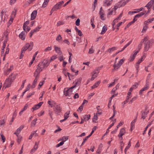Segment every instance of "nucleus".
Returning a JSON list of instances; mask_svg holds the SVG:
<instances>
[{
	"mask_svg": "<svg viewBox=\"0 0 154 154\" xmlns=\"http://www.w3.org/2000/svg\"><path fill=\"white\" fill-rule=\"evenodd\" d=\"M33 42H31L29 43H26L24 46L22 48L21 50L25 53V51L27 49L30 51L33 48Z\"/></svg>",
	"mask_w": 154,
	"mask_h": 154,
	"instance_id": "f257e3e1",
	"label": "nucleus"
},
{
	"mask_svg": "<svg viewBox=\"0 0 154 154\" xmlns=\"http://www.w3.org/2000/svg\"><path fill=\"white\" fill-rule=\"evenodd\" d=\"M33 42H31L29 43H26L24 46L22 48L21 50L25 53V51L27 49L30 51L33 48Z\"/></svg>",
	"mask_w": 154,
	"mask_h": 154,
	"instance_id": "f03ea898",
	"label": "nucleus"
},
{
	"mask_svg": "<svg viewBox=\"0 0 154 154\" xmlns=\"http://www.w3.org/2000/svg\"><path fill=\"white\" fill-rule=\"evenodd\" d=\"M33 42H31L29 43H26L24 46L22 48L21 50L25 53V51L27 49L30 51L33 48Z\"/></svg>",
	"mask_w": 154,
	"mask_h": 154,
	"instance_id": "7ed1b4c3",
	"label": "nucleus"
},
{
	"mask_svg": "<svg viewBox=\"0 0 154 154\" xmlns=\"http://www.w3.org/2000/svg\"><path fill=\"white\" fill-rule=\"evenodd\" d=\"M15 79V77H11L9 76L8 78L5 81V82L4 84L5 88L10 87L11 85V82H12Z\"/></svg>",
	"mask_w": 154,
	"mask_h": 154,
	"instance_id": "20e7f679",
	"label": "nucleus"
},
{
	"mask_svg": "<svg viewBox=\"0 0 154 154\" xmlns=\"http://www.w3.org/2000/svg\"><path fill=\"white\" fill-rule=\"evenodd\" d=\"M54 111L55 112V113L57 115H60V113L62 111V108L60 106V105H57L54 106Z\"/></svg>",
	"mask_w": 154,
	"mask_h": 154,
	"instance_id": "39448f33",
	"label": "nucleus"
},
{
	"mask_svg": "<svg viewBox=\"0 0 154 154\" xmlns=\"http://www.w3.org/2000/svg\"><path fill=\"white\" fill-rule=\"evenodd\" d=\"M153 40L152 39L148 41V42H145V43H144V50L145 51H146L148 50L150 47V43L152 42L153 43Z\"/></svg>",
	"mask_w": 154,
	"mask_h": 154,
	"instance_id": "423d86ee",
	"label": "nucleus"
},
{
	"mask_svg": "<svg viewBox=\"0 0 154 154\" xmlns=\"http://www.w3.org/2000/svg\"><path fill=\"white\" fill-rule=\"evenodd\" d=\"M149 88V82L147 80H146L145 86L140 90L139 93V94L140 95H142L143 92L144 91L147 90Z\"/></svg>",
	"mask_w": 154,
	"mask_h": 154,
	"instance_id": "0eeeda50",
	"label": "nucleus"
},
{
	"mask_svg": "<svg viewBox=\"0 0 154 154\" xmlns=\"http://www.w3.org/2000/svg\"><path fill=\"white\" fill-rule=\"evenodd\" d=\"M64 2L63 1L59 2H58L55 5L53 9H55L57 10V9H59L61 8V6L64 3Z\"/></svg>",
	"mask_w": 154,
	"mask_h": 154,
	"instance_id": "6e6552de",
	"label": "nucleus"
},
{
	"mask_svg": "<svg viewBox=\"0 0 154 154\" xmlns=\"http://www.w3.org/2000/svg\"><path fill=\"white\" fill-rule=\"evenodd\" d=\"M24 125H22L18 128L16 131V132L14 133V134H16L17 136V137H19V134L20 133L21 130L24 128Z\"/></svg>",
	"mask_w": 154,
	"mask_h": 154,
	"instance_id": "1a4fd4ad",
	"label": "nucleus"
},
{
	"mask_svg": "<svg viewBox=\"0 0 154 154\" xmlns=\"http://www.w3.org/2000/svg\"><path fill=\"white\" fill-rule=\"evenodd\" d=\"M154 5V0H151L145 6L148 9H150L152 5Z\"/></svg>",
	"mask_w": 154,
	"mask_h": 154,
	"instance_id": "9d476101",
	"label": "nucleus"
},
{
	"mask_svg": "<svg viewBox=\"0 0 154 154\" xmlns=\"http://www.w3.org/2000/svg\"><path fill=\"white\" fill-rule=\"evenodd\" d=\"M126 131L125 129L122 128L120 130L119 134L118 135V137L119 138L121 137V139H122L123 138L122 137V136L125 133Z\"/></svg>",
	"mask_w": 154,
	"mask_h": 154,
	"instance_id": "9b49d317",
	"label": "nucleus"
},
{
	"mask_svg": "<svg viewBox=\"0 0 154 154\" xmlns=\"http://www.w3.org/2000/svg\"><path fill=\"white\" fill-rule=\"evenodd\" d=\"M41 71H42L41 70V69H40L39 68H37V69H36L34 73V76L35 77L38 78L39 76V74Z\"/></svg>",
	"mask_w": 154,
	"mask_h": 154,
	"instance_id": "f8f14e48",
	"label": "nucleus"
},
{
	"mask_svg": "<svg viewBox=\"0 0 154 154\" xmlns=\"http://www.w3.org/2000/svg\"><path fill=\"white\" fill-rule=\"evenodd\" d=\"M37 10L34 11L31 14V20H33L35 19L37 14Z\"/></svg>",
	"mask_w": 154,
	"mask_h": 154,
	"instance_id": "ddd939ff",
	"label": "nucleus"
},
{
	"mask_svg": "<svg viewBox=\"0 0 154 154\" xmlns=\"http://www.w3.org/2000/svg\"><path fill=\"white\" fill-rule=\"evenodd\" d=\"M46 67L43 64L42 62L39 63L38 65L37 66V68H39L41 69V71H42L43 69Z\"/></svg>",
	"mask_w": 154,
	"mask_h": 154,
	"instance_id": "4468645a",
	"label": "nucleus"
},
{
	"mask_svg": "<svg viewBox=\"0 0 154 154\" xmlns=\"http://www.w3.org/2000/svg\"><path fill=\"white\" fill-rule=\"evenodd\" d=\"M54 50L56 52L60 55L62 54V53L60 50V48L54 45Z\"/></svg>",
	"mask_w": 154,
	"mask_h": 154,
	"instance_id": "2eb2a0df",
	"label": "nucleus"
},
{
	"mask_svg": "<svg viewBox=\"0 0 154 154\" xmlns=\"http://www.w3.org/2000/svg\"><path fill=\"white\" fill-rule=\"evenodd\" d=\"M82 79L81 78L76 79L75 81V85L76 86H79L81 83Z\"/></svg>",
	"mask_w": 154,
	"mask_h": 154,
	"instance_id": "dca6fc26",
	"label": "nucleus"
},
{
	"mask_svg": "<svg viewBox=\"0 0 154 154\" xmlns=\"http://www.w3.org/2000/svg\"><path fill=\"white\" fill-rule=\"evenodd\" d=\"M25 32L23 31L19 34V37L22 40H24L25 39Z\"/></svg>",
	"mask_w": 154,
	"mask_h": 154,
	"instance_id": "f3484780",
	"label": "nucleus"
},
{
	"mask_svg": "<svg viewBox=\"0 0 154 154\" xmlns=\"http://www.w3.org/2000/svg\"><path fill=\"white\" fill-rule=\"evenodd\" d=\"M69 88H65L64 89V94L66 96H70V95L69 94Z\"/></svg>",
	"mask_w": 154,
	"mask_h": 154,
	"instance_id": "a211bd4d",
	"label": "nucleus"
},
{
	"mask_svg": "<svg viewBox=\"0 0 154 154\" xmlns=\"http://www.w3.org/2000/svg\"><path fill=\"white\" fill-rule=\"evenodd\" d=\"M13 69V66H11L10 68L7 69L6 71L5 72L4 75H8L10 72L12 70V69Z\"/></svg>",
	"mask_w": 154,
	"mask_h": 154,
	"instance_id": "6ab92c4d",
	"label": "nucleus"
},
{
	"mask_svg": "<svg viewBox=\"0 0 154 154\" xmlns=\"http://www.w3.org/2000/svg\"><path fill=\"white\" fill-rule=\"evenodd\" d=\"M117 48L116 47H114L111 48H109L108 49L106 52H108L109 53H111L112 51H114L115 50L117 49Z\"/></svg>",
	"mask_w": 154,
	"mask_h": 154,
	"instance_id": "aec40b11",
	"label": "nucleus"
},
{
	"mask_svg": "<svg viewBox=\"0 0 154 154\" xmlns=\"http://www.w3.org/2000/svg\"><path fill=\"white\" fill-rule=\"evenodd\" d=\"M91 115L90 114L87 115H85L83 117V119L85 121H88L90 118Z\"/></svg>",
	"mask_w": 154,
	"mask_h": 154,
	"instance_id": "412c9836",
	"label": "nucleus"
},
{
	"mask_svg": "<svg viewBox=\"0 0 154 154\" xmlns=\"http://www.w3.org/2000/svg\"><path fill=\"white\" fill-rule=\"evenodd\" d=\"M38 78H37V77H35V79L34 80L32 84V88H34L35 86V85L36 84L37 80L38 79Z\"/></svg>",
	"mask_w": 154,
	"mask_h": 154,
	"instance_id": "4be33fe9",
	"label": "nucleus"
},
{
	"mask_svg": "<svg viewBox=\"0 0 154 154\" xmlns=\"http://www.w3.org/2000/svg\"><path fill=\"white\" fill-rule=\"evenodd\" d=\"M121 66V65L118 62V63L116 64L115 69L114 68V69H112V72H115L116 71H117L118 69Z\"/></svg>",
	"mask_w": 154,
	"mask_h": 154,
	"instance_id": "5701e85b",
	"label": "nucleus"
},
{
	"mask_svg": "<svg viewBox=\"0 0 154 154\" xmlns=\"http://www.w3.org/2000/svg\"><path fill=\"white\" fill-rule=\"evenodd\" d=\"M148 112L149 111H148L146 112L145 111L143 112H142L141 118L143 119H144L146 116V115L148 113Z\"/></svg>",
	"mask_w": 154,
	"mask_h": 154,
	"instance_id": "b1692460",
	"label": "nucleus"
},
{
	"mask_svg": "<svg viewBox=\"0 0 154 154\" xmlns=\"http://www.w3.org/2000/svg\"><path fill=\"white\" fill-rule=\"evenodd\" d=\"M100 81H98L97 82H96L93 86L91 87V88L92 89H94L97 87L99 85L100 83Z\"/></svg>",
	"mask_w": 154,
	"mask_h": 154,
	"instance_id": "393cba45",
	"label": "nucleus"
},
{
	"mask_svg": "<svg viewBox=\"0 0 154 154\" xmlns=\"http://www.w3.org/2000/svg\"><path fill=\"white\" fill-rule=\"evenodd\" d=\"M48 104L51 106V107H53L54 105L56 104L55 102L54 101H49L48 102Z\"/></svg>",
	"mask_w": 154,
	"mask_h": 154,
	"instance_id": "a878e982",
	"label": "nucleus"
},
{
	"mask_svg": "<svg viewBox=\"0 0 154 154\" xmlns=\"http://www.w3.org/2000/svg\"><path fill=\"white\" fill-rule=\"evenodd\" d=\"M14 11H13L11 14V17H12L11 21H12L13 19V18L15 17L16 14L17 10L14 9Z\"/></svg>",
	"mask_w": 154,
	"mask_h": 154,
	"instance_id": "bb28decb",
	"label": "nucleus"
},
{
	"mask_svg": "<svg viewBox=\"0 0 154 154\" xmlns=\"http://www.w3.org/2000/svg\"><path fill=\"white\" fill-rule=\"evenodd\" d=\"M42 26H39L37 27H36L33 30H32L34 33H35V32H37V31H39V30L42 28Z\"/></svg>",
	"mask_w": 154,
	"mask_h": 154,
	"instance_id": "cd10ccee",
	"label": "nucleus"
},
{
	"mask_svg": "<svg viewBox=\"0 0 154 154\" xmlns=\"http://www.w3.org/2000/svg\"><path fill=\"white\" fill-rule=\"evenodd\" d=\"M107 30V27L106 26H104L103 28H102V32L100 33V34L101 35H102L104 33L106 32V31Z\"/></svg>",
	"mask_w": 154,
	"mask_h": 154,
	"instance_id": "c85d7f7f",
	"label": "nucleus"
},
{
	"mask_svg": "<svg viewBox=\"0 0 154 154\" xmlns=\"http://www.w3.org/2000/svg\"><path fill=\"white\" fill-rule=\"evenodd\" d=\"M29 21H27L25 22L23 25V29L25 31H26V27H27V26H26V25H28L29 24Z\"/></svg>",
	"mask_w": 154,
	"mask_h": 154,
	"instance_id": "c756f323",
	"label": "nucleus"
},
{
	"mask_svg": "<svg viewBox=\"0 0 154 154\" xmlns=\"http://www.w3.org/2000/svg\"><path fill=\"white\" fill-rule=\"evenodd\" d=\"M42 62L46 67H47L49 65V63H48V61L47 60H44Z\"/></svg>",
	"mask_w": 154,
	"mask_h": 154,
	"instance_id": "7c9ffc66",
	"label": "nucleus"
},
{
	"mask_svg": "<svg viewBox=\"0 0 154 154\" xmlns=\"http://www.w3.org/2000/svg\"><path fill=\"white\" fill-rule=\"evenodd\" d=\"M135 57V56H134L133 54H131L128 60L132 62L134 60Z\"/></svg>",
	"mask_w": 154,
	"mask_h": 154,
	"instance_id": "2f4dec72",
	"label": "nucleus"
},
{
	"mask_svg": "<svg viewBox=\"0 0 154 154\" xmlns=\"http://www.w3.org/2000/svg\"><path fill=\"white\" fill-rule=\"evenodd\" d=\"M149 40H148V37L147 36L145 37L144 39H143L142 41L143 42V43H145V42H148V41H149Z\"/></svg>",
	"mask_w": 154,
	"mask_h": 154,
	"instance_id": "473e14b6",
	"label": "nucleus"
},
{
	"mask_svg": "<svg viewBox=\"0 0 154 154\" xmlns=\"http://www.w3.org/2000/svg\"><path fill=\"white\" fill-rule=\"evenodd\" d=\"M37 105L36 104V105H35L32 108V111H34L35 110H37L39 108L38 106H37Z\"/></svg>",
	"mask_w": 154,
	"mask_h": 154,
	"instance_id": "72a5a7b5",
	"label": "nucleus"
},
{
	"mask_svg": "<svg viewBox=\"0 0 154 154\" xmlns=\"http://www.w3.org/2000/svg\"><path fill=\"white\" fill-rule=\"evenodd\" d=\"M98 119L97 116V115H94L93 117L92 120V122H93L97 123V122L95 120H97Z\"/></svg>",
	"mask_w": 154,
	"mask_h": 154,
	"instance_id": "f704fd0d",
	"label": "nucleus"
},
{
	"mask_svg": "<svg viewBox=\"0 0 154 154\" xmlns=\"http://www.w3.org/2000/svg\"><path fill=\"white\" fill-rule=\"evenodd\" d=\"M143 43L142 41H141V42H140V44L138 46V51H139L140 50L142 46L143 45Z\"/></svg>",
	"mask_w": 154,
	"mask_h": 154,
	"instance_id": "c9c22d12",
	"label": "nucleus"
},
{
	"mask_svg": "<svg viewBox=\"0 0 154 154\" xmlns=\"http://www.w3.org/2000/svg\"><path fill=\"white\" fill-rule=\"evenodd\" d=\"M68 139V136H63L62 137V140H63V141H63V143H64V142L67 140Z\"/></svg>",
	"mask_w": 154,
	"mask_h": 154,
	"instance_id": "e433bc0d",
	"label": "nucleus"
},
{
	"mask_svg": "<svg viewBox=\"0 0 154 154\" xmlns=\"http://www.w3.org/2000/svg\"><path fill=\"white\" fill-rule=\"evenodd\" d=\"M104 4L106 5L107 6H109L111 3L110 2V0H106L104 2Z\"/></svg>",
	"mask_w": 154,
	"mask_h": 154,
	"instance_id": "4c0bfd02",
	"label": "nucleus"
},
{
	"mask_svg": "<svg viewBox=\"0 0 154 154\" xmlns=\"http://www.w3.org/2000/svg\"><path fill=\"white\" fill-rule=\"evenodd\" d=\"M143 15V12H140V13L136 15H135V17H137L139 18V17H142V16Z\"/></svg>",
	"mask_w": 154,
	"mask_h": 154,
	"instance_id": "58836bf2",
	"label": "nucleus"
},
{
	"mask_svg": "<svg viewBox=\"0 0 154 154\" xmlns=\"http://www.w3.org/2000/svg\"><path fill=\"white\" fill-rule=\"evenodd\" d=\"M148 27L147 26H145L143 27V29H142V32H146V30L148 28Z\"/></svg>",
	"mask_w": 154,
	"mask_h": 154,
	"instance_id": "ea45409f",
	"label": "nucleus"
},
{
	"mask_svg": "<svg viewBox=\"0 0 154 154\" xmlns=\"http://www.w3.org/2000/svg\"><path fill=\"white\" fill-rule=\"evenodd\" d=\"M137 99V97H134L131 99L130 100L129 102V104H131L132 103L133 101Z\"/></svg>",
	"mask_w": 154,
	"mask_h": 154,
	"instance_id": "a19ab883",
	"label": "nucleus"
},
{
	"mask_svg": "<svg viewBox=\"0 0 154 154\" xmlns=\"http://www.w3.org/2000/svg\"><path fill=\"white\" fill-rule=\"evenodd\" d=\"M64 23V22L62 21H60L58 22L57 24V26H60L62 25H63Z\"/></svg>",
	"mask_w": 154,
	"mask_h": 154,
	"instance_id": "79ce46f5",
	"label": "nucleus"
},
{
	"mask_svg": "<svg viewBox=\"0 0 154 154\" xmlns=\"http://www.w3.org/2000/svg\"><path fill=\"white\" fill-rule=\"evenodd\" d=\"M93 46H92L91 48L89 49L88 53L90 54H91L93 53L94 52V50L93 49Z\"/></svg>",
	"mask_w": 154,
	"mask_h": 154,
	"instance_id": "37998d69",
	"label": "nucleus"
},
{
	"mask_svg": "<svg viewBox=\"0 0 154 154\" xmlns=\"http://www.w3.org/2000/svg\"><path fill=\"white\" fill-rule=\"evenodd\" d=\"M26 80L25 79L23 81L22 84L20 89V90H21L24 87V85L25 82H26Z\"/></svg>",
	"mask_w": 154,
	"mask_h": 154,
	"instance_id": "c03bdc74",
	"label": "nucleus"
},
{
	"mask_svg": "<svg viewBox=\"0 0 154 154\" xmlns=\"http://www.w3.org/2000/svg\"><path fill=\"white\" fill-rule=\"evenodd\" d=\"M135 84L133 85L131 87L134 89L136 88L138 85V84L137 82L135 83Z\"/></svg>",
	"mask_w": 154,
	"mask_h": 154,
	"instance_id": "a18cd8bd",
	"label": "nucleus"
},
{
	"mask_svg": "<svg viewBox=\"0 0 154 154\" xmlns=\"http://www.w3.org/2000/svg\"><path fill=\"white\" fill-rule=\"evenodd\" d=\"M80 20L79 18L77 19L75 22V24L77 26H79L80 25Z\"/></svg>",
	"mask_w": 154,
	"mask_h": 154,
	"instance_id": "49530a36",
	"label": "nucleus"
},
{
	"mask_svg": "<svg viewBox=\"0 0 154 154\" xmlns=\"http://www.w3.org/2000/svg\"><path fill=\"white\" fill-rule=\"evenodd\" d=\"M37 120V119L33 120L31 122L32 125H35L36 123V121Z\"/></svg>",
	"mask_w": 154,
	"mask_h": 154,
	"instance_id": "de8ad7c7",
	"label": "nucleus"
},
{
	"mask_svg": "<svg viewBox=\"0 0 154 154\" xmlns=\"http://www.w3.org/2000/svg\"><path fill=\"white\" fill-rule=\"evenodd\" d=\"M63 144V141H61L60 143L57 144L56 146V147H59L60 146H62Z\"/></svg>",
	"mask_w": 154,
	"mask_h": 154,
	"instance_id": "09e8293b",
	"label": "nucleus"
},
{
	"mask_svg": "<svg viewBox=\"0 0 154 154\" xmlns=\"http://www.w3.org/2000/svg\"><path fill=\"white\" fill-rule=\"evenodd\" d=\"M143 56H142L141 58H140L138 60L136 64H140L143 61Z\"/></svg>",
	"mask_w": 154,
	"mask_h": 154,
	"instance_id": "8fccbe9b",
	"label": "nucleus"
},
{
	"mask_svg": "<svg viewBox=\"0 0 154 154\" xmlns=\"http://www.w3.org/2000/svg\"><path fill=\"white\" fill-rule=\"evenodd\" d=\"M5 123V122L4 119L0 120V126H1L4 125Z\"/></svg>",
	"mask_w": 154,
	"mask_h": 154,
	"instance_id": "3c124183",
	"label": "nucleus"
},
{
	"mask_svg": "<svg viewBox=\"0 0 154 154\" xmlns=\"http://www.w3.org/2000/svg\"><path fill=\"white\" fill-rule=\"evenodd\" d=\"M103 146L102 144L100 143L97 149H99V150L102 151Z\"/></svg>",
	"mask_w": 154,
	"mask_h": 154,
	"instance_id": "603ef678",
	"label": "nucleus"
},
{
	"mask_svg": "<svg viewBox=\"0 0 154 154\" xmlns=\"http://www.w3.org/2000/svg\"><path fill=\"white\" fill-rule=\"evenodd\" d=\"M24 53V52L23 51H22L21 50V52H20V59H21L22 58L23 56V54Z\"/></svg>",
	"mask_w": 154,
	"mask_h": 154,
	"instance_id": "864d4df0",
	"label": "nucleus"
},
{
	"mask_svg": "<svg viewBox=\"0 0 154 154\" xmlns=\"http://www.w3.org/2000/svg\"><path fill=\"white\" fill-rule=\"evenodd\" d=\"M62 38V37L60 35H59L56 38V40L59 41Z\"/></svg>",
	"mask_w": 154,
	"mask_h": 154,
	"instance_id": "5fc2aeb1",
	"label": "nucleus"
},
{
	"mask_svg": "<svg viewBox=\"0 0 154 154\" xmlns=\"http://www.w3.org/2000/svg\"><path fill=\"white\" fill-rule=\"evenodd\" d=\"M131 94V93L130 92H128L127 94V97L126 99L128 100L129 99V98L131 97H130Z\"/></svg>",
	"mask_w": 154,
	"mask_h": 154,
	"instance_id": "6e6d98bb",
	"label": "nucleus"
},
{
	"mask_svg": "<svg viewBox=\"0 0 154 154\" xmlns=\"http://www.w3.org/2000/svg\"><path fill=\"white\" fill-rule=\"evenodd\" d=\"M38 145L39 143H38L35 142V145L33 148H35V149L36 150L38 148Z\"/></svg>",
	"mask_w": 154,
	"mask_h": 154,
	"instance_id": "4d7b16f0",
	"label": "nucleus"
},
{
	"mask_svg": "<svg viewBox=\"0 0 154 154\" xmlns=\"http://www.w3.org/2000/svg\"><path fill=\"white\" fill-rule=\"evenodd\" d=\"M6 46L5 45H3L2 48V51L1 52V54H3L4 52V49L5 48V47Z\"/></svg>",
	"mask_w": 154,
	"mask_h": 154,
	"instance_id": "13d9d810",
	"label": "nucleus"
},
{
	"mask_svg": "<svg viewBox=\"0 0 154 154\" xmlns=\"http://www.w3.org/2000/svg\"><path fill=\"white\" fill-rule=\"evenodd\" d=\"M34 92H33L32 93H29L27 96V98H29L31 96L34 95Z\"/></svg>",
	"mask_w": 154,
	"mask_h": 154,
	"instance_id": "bf43d9fd",
	"label": "nucleus"
},
{
	"mask_svg": "<svg viewBox=\"0 0 154 154\" xmlns=\"http://www.w3.org/2000/svg\"><path fill=\"white\" fill-rule=\"evenodd\" d=\"M97 127L96 126H94L92 129L91 132V134H92L94 132V131L96 130V129L97 128Z\"/></svg>",
	"mask_w": 154,
	"mask_h": 154,
	"instance_id": "052dcab7",
	"label": "nucleus"
},
{
	"mask_svg": "<svg viewBox=\"0 0 154 154\" xmlns=\"http://www.w3.org/2000/svg\"><path fill=\"white\" fill-rule=\"evenodd\" d=\"M1 136L2 139L3 141V142L4 143L5 141V136H4V135H3V134H1Z\"/></svg>",
	"mask_w": 154,
	"mask_h": 154,
	"instance_id": "680f3d73",
	"label": "nucleus"
},
{
	"mask_svg": "<svg viewBox=\"0 0 154 154\" xmlns=\"http://www.w3.org/2000/svg\"><path fill=\"white\" fill-rule=\"evenodd\" d=\"M121 6H120V5H118V6H115L114 8H112V9L113 10V9H114L115 10H116L117 8H119Z\"/></svg>",
	"mask_w": 154,
	"mask_h": 154,
	"instance_id": "e2e57ef3",
	"label": "nucleus"
},
{
	"mask_svg": "<svg viewBox=\"0 0 154 154\" xmlns=\"http://www.w3.org/2000/svg\"><path fill=\"white\" fill-rule=\"evenodd\" d=\"M45 82L44 81H42L38 85V86H39V88H40L44 84Z\"/></svg>",
	"mask_w": 154,
	"mask_h": 154,
	"instance_id": "0e129e2a",
	"label": "nucleus"
},
{
	"mask_svg": "<svg viewBox=\"0 0 154 154\" xmlns=\"http://www.w3.org/2000/svg\"><path fill=\"white\" fill-rule=\"evenodd\" d=\"M51 47H48L46 48L45 49V50L44 51H50L51 50Z\"/></svg>",
	"mask_w": 154,
	"mask_h": 154,
	"instance_id": "69168bd1",
	"label": "nucleus"
},
{
	"mask_svg": "<svg viewBox=\"0 0 154 154\" xmlns=\"http://www.w3.org/2000/svg\"><path fill=\"white\" fill-rule=\"evenodd\" d=\"M97 76L96 75H95L94 74L93 75L91 78V81L93 80L94 79L97 77Z\"/></svg>",
	"mask_w": 154,
	"mask_h": 154,
	"instance_id": "338daca9",
	"label": "nucleus"
},
{
	"mask_svg": "<svg viewBox=\"0 0 154 154\" xmlns=\"http://www.w3.org/2000/svg\"><path fill=\"white\" fill-rule=\"evenodd\" d=\"M77 32L78 33V35L79 36H81L82 35V32L80 30H79Z\"/></svg>",
	"mask_w": 154,
	"mask_h": 154,
	"instance_id": "774afa93",
	"label": "nucleus"
}]
</instances>
